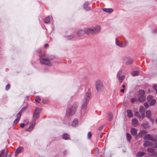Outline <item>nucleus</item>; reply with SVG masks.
Wrapping results in <instances>:
<instances>
[{
    "label": "nucleus",
    "mask_w": 157,
    "mask_h": 157,
    "mask_svg": "<svg viewBox=\"0 0 157 157\" xmlns=\"http://www.w3.org/2000/svg\"><path fill=\"white\" fill-rule=\"evenodd\" d=\"M122 73V71H119L118 72L117 74V78L121 76V75Z\"/></svg>",
    "instance_id": "58836bf2"
},
{
    "label": "nucleus",
    "mask_w": 157,
    "mask_h": 157,
    "mask_svg": "<svg viewBox=\"0 0 157 157\" xmlns=\"http://www.w3.org/2000/svg\"><path fill=\"white\" fill-rule=\"evenodd\" d=\"M126 137L127 140L130 142L131 139V136L128 133L126 134Z\"/></svg>",
    "instance_id": "2f4dec72"
},
{
    "label": "nucleus",
    "mask_w": 157,
    "mask_h": 157,
    "mask_svg": "<svg viewBox=\"0 0 157 157\" xmlns=\"http://www.w3.org/2000/svg\"><path fill=\"white\" fill-rule=\"evenodd\" d=\"M116 45L120 47H122L123 46L122 43L119 41L117 40H116Z\"/></svg>",
    "instance_id": "cd10ccee"
},
{
    "label": "nucleus",
    "mask_w": 157,
    "mask_h": 157,
    "mask_svg": "<svg viewBox=\"0 0 157 157\" xmlns=\"http://www.w3.org/2000/svg\"><path fill=\"white\" fill-rule=\"evenodd\" d=\"M78 124V121L77 119H75L72 123V125L73 126H76Z\"/></svg>",
    "instance_id": "a878e982"
},
{
    "label": "nucleus",
    "mask_w": 157,
    "mask_h": 157,
    "mask_svg": "<svg viewBox=\"0 0 157 157\" xmlns=\"http://www.w3.org/2000/svg\"><path fill=\"white\" fill-rule=\"evenodd\" d=\"M40 111V108H36L33 116V120H36L38 119Z\"/></svg>",
    "instance_id": "0eeeda50"
},
{
    "label": "nucleus",
    "mask_w": 157,
    "mask_h": 157,
    "mask_svg": "<svg viewBox=\"0 0 157 157\" xmlns=\"http://www.w3.org/2000/svg\"><path fill=\"white\" fill-rule=\"evenodd\" d=\"M141 125L143 127L145 128H147L148 126V125L147 123H143V124H141Z\"/></svg>",
    "instance_id": "e433bc0d"
},
{
    "label": "nucleus",
    "mask_w": 157,
    "mask_h": 157,
    "mask_svg": "<svg viewBox=\"0 0 157 157\" xmlns=\"http://www.w3.org/2000/svg\"><path fill=\"white\" fill-rule=\"evenodd\" d=\"M102 10L105 12L108 13H111L113 11V10L112 8H103L102 9Z\"/></svg>",
    "instance_id": "aec40b11"
},
{
    "label": "nucleus",
    "mask_w": 157,
    "mask_h": 157,
    "mask_svg": "<svg viewBox=\"0 0 157 157\" xmlns=\"http://www.w3.org/2000/svg\"><path fill=\"white\" fill-rule=\"evenodd\" d=\"M131 133L133 136L136 135L137 134V130L136 128H132L130 130Z\"/></svg>",
    "instance_id": "f3484780"
},
{
    "label": "nucleus",
    "mask_w": 157,
    "mask_h": 157,
    "mask_svg": "<svg viewBox=\"0 0 157 157\" xmlns=\"http://www.w3.org/2000/svg\"><path fill=\"white\" fill-rule=\"evenodd\" d=\"M7 154V151H6L5 149H3L1 151L0 157H6Z\"/></svg>",
    "instance_id": "4468645a"
},
{
    "label": "nucleus",
    "mask_w": 157,
    "mask_h": 157,
    "mask_svg": "<svg viewBox=\"0 0 157 157\" xmlns=\"http://www.w3.org/2000/svg\"><path fill=\"white\" fill-rule=\"evenodd\" d=\"M124 89H121V91L122 92V93H124Z\"/></svg>",
    "instance_id": "3c124183"
},
{
    "label": "nucleus",
    "mask_w": 157,
    "mask_h": 157,
    "mask_svg": "<svg viewBox=\"0 0 157 157\" xmlns=\"http://www.w3.org/2000/svg\"><path fill=\"white\" fill-rule=\"evenodd\" d=\"M92 134L91 132H88L87 134V138L88 139H90L91 136Z\"/></svg>",
    "instance_id": "4c0bfd02"
},
{
    "label": "nucleus",
    "mask_w": 157,
    "mask_h": 157,
    "mask_svg": "<svg viewBox=\"0 0 157 157\" xmlns=\"http://www.w3.org/2000/svg\"><path fill=\"white\" fill-rule=\"evenodd\" d=\"M40 100V98L38 97H36L35 99V101L38 102H39Z\"/></svg>",
    "instance_id": "37998d69"
},
{
    "label": "nucleus",
    "mask_w": 157,
    "mask_h": 157,
    "mask_svg": "<svg viewBox=\"0 0 157 157\" xmlns=\"http://www.w3.org/2000/svg\"><path fill=\"white\" fill-rule=\"evenodd\" d=\"M25 126V124L24 123H21L20 124V126L21 128H24Z\"/></svg>",
    "instance_id": "49530a36"
},
{
    "label": "nucleus",
    "mask_w": 157,
    "mask_h": 157,
    "mask_svg": "<svg viewBox=\"0 0 157 157\" xmlns=\"http://www.w3.org/2000/svg\"><path fill=\"white\" fill-rule=\"evenodd\" d=\"M153 147H154L155 148H157V143H155L154 145H153Z\"/></svg>",
    "instance_id": "8fccbe9b"
},
{
    "label": "nucleus",
    "mask_w": 157,
    "mask_h": 157,
    "mask_svg": "<svg viewBox=\"0 0 157 157\" xmlns=\"http://www.w3.org/2000/svg\"><path fill=\"white\" fill-rule=\"evenodd\" d=\"M135 116L139 117L140 115H139V112H136L135 113Z\"/></svg>",
    "instance_id": "a18cd8bd"
},
{
    "label": "nucleus",
    "mask_w": 157,
    "mask_h": 157,
    "mask_svg": "<svg viewBox=\"0 0 157 157\" xmlns=\"http://www.w3.org/2000/svg\"><path fill=\"white\" fill-rule=\"evenodd\" d=\"M153 88L157 93V86L155 85H154L153 86Z\"/></svg>",
    "instance_id": "79ce46f5"
},
{
    "label": "nucleus",
    "mask_w": 157,
    "mask_h": 157,
    "mask_svg": "<svg viewBox=\"0 0 157 157\" xmlns=\"http://www.w3.org/2000/svg\"><path fill=\"white\" fill-rule=\"evenodd\" d=\"M24 149V148L22 147H19L16 150L15 153V156H17L18 154L22 152Z\"/></svg>",
    "instance_id": "9b49d317"
},
{
    "label": "nucleus",
    "mask_w": 157,
    "mask_h": 157,
    "mask_svg": "<svg viewBox=\"0 0 157 157\" xmlns=\"http://www.w3.org/2000/svg\"><path fill=\"white\" fill-rule=\"evenodd\" d=\"M85 33V32L84 29L83 30H79L77 32V35L79 37L82 36Z\"/></svg>",
    "instance_id": "ddd939ff"
},
{
    "label": "nucleus",
    "mask_w": 157,
    "mask_h": 157,
    "mask_svg": "<svg viewBox=\"0 0 157 157\" xmlns=\"http://www.w3.org/2000/svg\"><path fill=\"white\" fill-rule=\"evenodd\" d=\"M40 62L41 64H44L48 66H51L52 63L50 62L49 60L47 59L43 58L41 57V56L40 55Z\"/></svg>",
    "instance_id": "423d86ee"
},
{
    "label": "nucleus",
    "mask_w": 157,
    "mask_h": 157,
    "mask_svg": "<svg viewBox=\"0 0 157 157\" xmlns=\"http://www.w3.org/2000/svg\"><path fill=\"white\" fill-rule=\"evenodd\" d=\"M147 133V132L145 130H142L139 133L137 136H140L142 137L145 135Z\"/></svg>",
    "instance_id": "a211bd4d"
},
{
    "label": "nucleus",
    "mask_w": 157,
    "mask_h": 157,
    "mask_svg": "<svg viewBox=\"0 0 157 157\" xmlns=\"http://www.w3.org/2000/svg\"><path fill=\"white\" fill-rule=\"evenodd\" d=\"M35 122H34L29 127L27 128V130L29 132L31 131L35 126Z\"/></svg>",
    "instance_id": "6ab92c4d"
},
{
    "label": "nucleus",
    "mask_w": 157,
    "mask_h": 157,
    "mask_svg": "<svg viewBox=\"0 0 157 157\" xmlns=\"http://www.w3.org/2000/svg\"><path fill=\"white\" fill-rule=\"evenodd\" d=\"M155 155L157 156V151L155 153Z\"/></svg>",
    "instance_id": "13d9d810"
},
{
    "label": "nucleus",
    "mask_w": 157,
    "mask_h": 157,
    "mask_svg": "<svg viewBox=\"0 0 157 157\" xmlns=\"http://www.w3.org/2000/svg\"><path fill=\"white\" fill-rule=\"evenodd\" d=\"M132 124L134 127H136L139 124L138 121L136 119H133L132 120Z\"/></svg>",
    "instance_id": "f8f14e48"
},
{
    "label": "nucleus",
    "mask_w": 157,
    "mask_h": 157,
    "mask_svg": "<svg viewBox=\"0 0 157 157\" xmlns=\"http://www.w3.org/2000/svg\"><path fill=\"white\" fill-rule=\"evenodd\" d=\"M63 138V139L67 140L68 139L69 137V136L67 134H64L62 136Z\"/></svg>",
    "instance_id": "c756f323"
},
{
    "label": "nucleus",
    "mask_w": 157,
    "mask_h": 157,
    "mask_svg": "<svg viewBox=\"0 0 157 157\" xmlns=\"http://www.w3.org/2000/svg\"><path fill=\"white\" fill-rule=\"evenodd\" d=\"M153 143L151 142L146 141L144 142V147H148L152 146Z\"/></svg>",
    "instance_id": "dca6fc26"
},
{
    "label": "nucleus",
    "mask_w": 157,
    "mask_h": 157,
    "mask_svg": "<svg viewBox=\"0 0 157 157\" xmlns=\"http://www.w3.org/2000/svg\"><path fill=\"white\" fill-rule=\"evenodd\" d=\"M21 115V111H20L17 115V119L13 121V124L15 125L19 121Z\"/></svg>",
    "instance_id": "1a4fd4ad"
},
{
    "label": "nucleus",
    "mask_w": 157,
    "mask_h": 157,
    "mask_svg": "<svg viewBox=\"0 0 157 157\" xmlns=\"http://www.w3.org/2000/svg\"><path fill=\"white\" fill-rule=\"evenodd\" d=\"M131 102L132 103H134L136 101H137V100L136 98H132L131 99Z\"/></svg>",
    "instance_id": "c9c22d12"
},
{
    "label": "nucleus",
    "mask_w": 157,
    "mask_h": 157,
    "mask_svg": "<svg viewBox=\"0 0 157 157\" xmlns=\"http://www.w3.org/2000/svg\"><path fill=\"white\" fill-rule=\"evenodd\" d=\"M145 92L143 90H140L138 97V100L141 102H144L146 99V96L145 95Z\"/></svg>",
    "instance_id": "20e7f679"
},
{
    "label": "nucleus",
    "mask_w": 157,
    "mask_h": 157,
    "mask_svg": "<svg viewBox=\"0 0 157 157\" xmlns=\"http://www.w3.org/2000/svg\"><path fill=\"white\" fill-rule=\"evenodd\" d=\"M43 102L44 103H46V102H45V101H44V100H43Z\"/></svg>",
    "instance_id": "4d7b16f0"
},
{
    "label": "nucleus",
    "mask_w": 157,
    "mask_h": 157,
    "mask_svg": "<svg viewBox=\"0 0 157 157\" xmlns=\"http://www.w3.org/2000/svg\"><path fill=\"white\" fill-rule=\"evenodd\" d=\"M91 97V94L90 91L88 90V92L86 93L84 97L82 100V104L81 112L83 111L85 112L86 109L87 104Z\"/></svg>",
    "instance_id": "f257e3e1"
},
{
    "label": "nucleus",
    "mask_w": 157,
    "mask_h": 157,
    "mask_svg": "<svg viewBox=\"0 0 157 157\" xmlns=\"http://www.w3.org/2000/svg\"><path fill=\"white\" fill-rule=\"evenodd\" d=\"M78 105V103H75L73 104L72 106L67 110L66 114L68 117L72 116L74 114Z\"/></svg>",
    "instance_id": "f03ea898"
},
{
    "label": "nucleus",
    "mask_w": 157,
    "mask_h": 157,
    "mask_svg": "<svg viewBox=\"0 0 157 157\" xmlns=\"http://www.w3.org/2000/svg\"><path fill=\"white\" fill-rule=\"evenodd\" d=\"M123 63L126 65H129L132 64V59L130 57L124 56L122 58Z\"/></svg>",
    "instance_id": "7ed1b4c3"
},
{
    "label": "nucleus",
    "mask_w": 157,
    "mask_h": 157,
    "mask_svg": "<svg viewBox=\"0 0 157 157\" xmlns=\"http://www.w3.org/2000/svg\"><path fill=\"white\" fill-rule=\"evenodd\" d=\"M48 44H46L45 45H44V47L45 48H47L48 47Z\"/></svg>",
    "instance_id": "864d4df0"
},
{
    "label": "nucleus",
    "mask_w": 157,
    "mask_h": 157,
    "mask_svg": "<svg viewBox=\"0 0 157 157\" xmlns=\"http://www.w3.org/2000/svg\"><path fill=\"white\" fill-rule=\"evenodd\" d=\"M127 116L129 117H133V114L132 111L130 109H128L127 110Z\"/></svg>",
    "instance_id": "412c9836"
},
{
    "label": "nucleus",
    "mask_w": 157,
    "mask_h": 157,
    "mask_svg": "<svg viewBox=\"0 0 157 157\" xmlns=\"http://www.w3.org/2000/svg\"><path fill=\"white\" fill-rule=\"evenodd\" d=\"M152 96L151 95H148L147 98V99L148 101H150L152 98Z\"/></svg>",
    "instance_id": "a19ab883"
},
{
    "label": "nucleus",
    "mask_w": 157,
    "mask_h": 157,
    "mask_svg": "<svg viewBox=\"0 0 157 157\" xmlns=\"http://www.w3.org/2000/svg\"><path fill=\"white\" fill-rule=\"evenodd\" d=\"M150 140H152L154 142H155L157 141V140L156 139H153L152 137Z\"/></svg>",
    "instance_id": "de8ad7c7"
},
{
    "label": "nucleus",
    "mask_w": 157,
    "mask_h": 157,
    "mask_svg": "<svg viewBox=\"0 0 157 157\" xmlns=\"http://www.w3.org/2000/svg\"><path fill=\"white\" fill-rule=\"evenodd\" d=\"M10 87V86L9 84H7L6 86V90H8Z\"/></svg>",
    "instance_id": "c03bdc74"
},
{
    "label": "nucleus",
    "mask_w": 157,
    "mask_h": 157,
    "mask_svg": "<svg viewBox=\"0 0 157 157\" xmlns=\"http://www.w3.org/2000/svg\"><path fill=\"white\" fill-rule=\"evenodd\" d=\"M144 106L146 107H147L148 106V105L147 103H144Z\"/></svg>",
    "instance_id": "09e8293b"
},
{
    "label": "nucleus",
    "mask_w": 157,
    "mask_h": 157,
    "mask_svg": "<svg viewBox=\"0 0 157 157\" xmlns=\"http://www.w3.org/2000/svg\"><path fill=\"white\" fill-rule=\"evenodd\" d=\"M88 4V2H86L85 3L84 6V8L87 10H88L90 9L89 7L86 6Z\"/></svg>",
    "instance_id": "473e14b6"
},
{
    "label": "nucleus",
    "mask_w": 157,
    "mask_h": 157,
    "mask_svg": "<svg viewBox=\"0 0 157 157\" xmlns=\"http://www.w3.org/2000/svg\"><path fill=\"white\" fill-rule=\"evenodd\" d=\"M26 124H28V123L29 122V121L28 120H26Z\"/></svg>",
    "instance_id": "6e6d98bb"
},
{
    "label": "nucleus",
    "mask_w": 157,
    "mask_h": 157,
    "mask_svg": "<svg viewBox=\"0 0 157 157\" xmlns=\"http://www.w3.org/2000/svg\"><path fill=\"white\" fill-rule=\"evenodd\" d=\"M156 122H157V118H156Z\"/></svg>",
    "instance_id": "bf43d9fd"
},
{
    "label": "nucleus",
    "mask_w": 157,
    "mask_h": 157,
    "mask_svg": "<svg viewBox=\"0 0 157 157\" xmlns=\"http://www.w3.org/2000/svg\"><path fill=\"white\" fill-rule=\"evenodd\" d=\"M124 78L125 76L124 75H122L121 76H120L119 77H117V78L119 80L120 82L121 83Z\"/></svg>",
    "instance_id": "393cba45"
},
{
    "label": "nucleus",
    "mask_w": 157,
    "mask_h": 157,
    "mask_svg": "<svg viewBox=\"0 0 157 157\" xmlns=\"http://www.w3.org/2000/svg\"><path fill=\"white\" fill-rule=\"evenodd\" d=\"M132 75L133 76H135L139 75L138 71H134L132 73Z\"/></svg>",
    "instance_id": "7c9ffc66"
},
{
    "label": "nucleus",
    "mask_w": 157,
    "mask_h": 157,
    "mask_svg": "<svg viewBox=\"0 0 157 157\" xmlns=\"http://www.w3.org/2000/svg\"><path fill=\"white\" fill-rule=\"evenodd\" d=\"M156 102V100L155 99H153L150 102V105H154Z\"/></svg>",
    "instance_id": "f704fd0d"
},
{
    "label": "nucleus",
    "mask_w": 157,
    "mask_h": 157,
    "mask_svg": "<svg viewBox=\"0 0 157 157\" xmlns=\"http://www.w3.org/2000/svg\"><path fill=\"white\" fill-rule=\"evenodd\" d=\"M145 154V153L143 151L138 152L136 155L137 157H142Z\"/></svg>",
    "instance_id": "4be33fe9"
},
{
    "label": "nucleus",
    "mask_w": 157,
    "mask_h": 157,
    "mask_svg": "<svg viewBox=\"0 0 157 157\" xmlns=\"http://www.w3.org/2000/svg\"><path fill=\"white\" fill-rule=\"evenodd\" d=\"M155 157H157V156Z\"/></svg>",
    "instance_id": "680f3d73"
},
{
    "label": "nucleus",
    "mask_w": 157,
    "mask_h": 157,
    "mask_svg": "<svg viewBox=\"0 0 157 157\" xmlns=\"http://www.w3.org/2000/svg\"><path fill=\"white\" fill-rule=\"evenodd\" d=\"M146 115L148 118H150L151 115V112L150 110H147L146 112Z\"/></svg>",
    "instance_id": "bb28decb"
},
{
    "label": "nucleus",
    "mask_w": 157,
    "mask_h": 157,
    "mask_svg": "<svg viewBox=\"0 0 157 157\" xmlns=\"http://www.w3.org/2000/svg\"><path fill=\"white\" fill-rule=\"evenodd\" d=\"M141 113V116L140 115L139 116V117L140 119H143L144 117V113Z\"/></svg>",
    "instance_id": "ea45409f"
},
{
    "label": "nucleus",
    "mask_w": 157,
    "mask_h": 157,
    "mask_svg": "<svg viewBox=\"0 0 157 157\" xmlns=\"http://www.w3.org/2000/svg\"><path fill=\"white\" fill-rule=\"evenodd\" d=\"M50 20V18L49 17H46L44 20V22L46 23H48Z\"/></svg>",
    "instance_id": "72a5a7b5"
},
{
    "label": "nucleus",
    "mask_w": 157,
    "mask_h": 157,
    "mask_svg": "<svg viewBox=\"0 0 157 157\" xmlns=\"http://www.w3.org/2000/svg\"><path fill=\"white\" fill-rule=\"evenodd\" d=\"M101 28L99 26L97 25L95 27H94V33H99L100 30Z\"/></svg>",
    "instance_id": "2eb2a0df"
},
{
    "label": "nucleus",
    "mask_w": 157,
    "mask_h": 157,
    "mask_svg": "<svg viewBox=\"0 0 157 157\" xmlns=\"http://www.w3.org/2000/svg\"><path fill=\"white\" fill-rule=\"evenodd\" d=\"M151 137L150 135L149 134H147L145 135L144 137H143V138L144 140H151Z\"/></svg>",
    "instance_id": "5701e85b"
},
{
    "label": "nucleus",
    "mask_w": 157,
    "mask_h": 157,
    "mask_svg": "<svg viewBox=\"0 0 157 157\" xmlns=\"http://www.w3.org/2000/svg\"><path fill=\"white\" fill-rule=\"evenodd\" d=\"M86 34H92L94 33V27H92L90 28H87L84 29Z\"/></svg>",
    "instance_id": "6e6552de"
},
{
    "label": "nucleus",
    "mask_w": 157,
    "mask_h": 157,
    "mask_svg": "<svg viewBox=\"0 0 157 157\" xmlns=\"http://www.w3.org/2000/svg\"><path fill=\"white\" fill-rule=\"evenodd\" d=\"M95 85L96 89L98 91H100L103 87L102 82L99 80H97L96 81Z\"/></svg>",
    "instance_id": "39448f33"
},
{
    "label": "nucleus",
    "mask_w": 157,
    "mask_h": 157,
    "mask_svg": "<svg viewBox=\"0 0 157 157\" xmlns=\"http://www.w3.org/2000/svg\"><path fill=\"white\" fill-rule=\"evenodd\" d=\"M108 118L109 121H111L112 119V114L111 112H109L108 113Z\"/></svg>",
    "instance_id": "b1692460"
},
{
    "label": "nucleus",
    "mask_w": 157,
    "mask_h": 157,
    "mask_svg": "<svg viewBox=\"0 0 157 157\" xmlns=\"http://www.w3.org/2000/svg\"><path fill=\"white\" fill-rule=\"evenodd\" d=\"M139 110L141 113H144L145 109L143 106H141L140 107Z\"/></svg>",
    "instance_id": "c85d7f7f"
},
{
    "label": "nucleus",
    "mask_w": 157,
    "mask_h": 157,
    "mask_svg": "<svg viewBox=\"0 0 157 157\" xmlns=\"http://www.w3.org/2000/svg\"><path fill=\"white\" fill-rule=\"evenodd\" d=\"M39 52V53L40 52V51Z\"/></svg>",
    "instance_id": "052dcab7"
},
{
    "label": "nucleus",
    "mask_w": 157,
    "mask_h": 157,
    "mask_svg": "<svg viewBox=\"0 0 157 157\" xmlns=\"http://www.w3.org/2000/svg\"><path fill=\"white\" fill-rule=\"evenodd\" d=\"M147 151L150 153L149 155L151 156H154L155 155V152L154 149L152 148H148L147 149Z\"/></svg>",
    "instance_id": "9d476101"
},
{
    "label": "nucleus",
    "mask_w": 157,
    "mask_h": 157,
    "mask_svg": "<svg viewBox=\"0 0 157 157\" xmlns=\"http://www.w3.org/2000/svg\"><path fill=\"white\" fill-rule=\"evenodd\" d=\"M122 86L123 87V88H124L125 87V85H124V84L123 85H122Z\"/></svg>",
    "instance_id": "5fc2aeb1"
},
{
    "label": "nucleus",
    "mask_w": 157,
    "mask_h": 157,
    "mask_svg": "<svg viewBox=\"0 0 157 157\" xmlns=\"http://www.w3.org/2000/svg\"><path fill=\"white\" fill-rule=\"evenodd\" d=\"M103 127L102 126H101L98 129H99V130H101V129H102Z\"/></svg>",
    "instance_id": "603ef678"
}]
</instances>
